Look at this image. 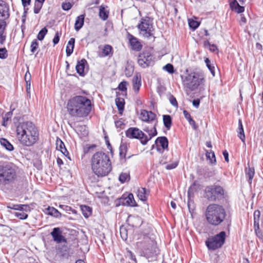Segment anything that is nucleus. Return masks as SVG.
Segmentation results:
<instances>
[{
    "label": "nucleus",
    "instance_id": "1",
    "mask_svg": "<svg viewBox=\"0 0 263 263\" xmlns=\"http://www.w3.org/2000/svg\"><path fill=\"white\" fill-rule=\"evenodd\" d=\"M16 132L17 139L23 146H32L39 138L37 129L31 122L19 123L16 126Z\"/></svg>",
    "mask_w": 263,
    "mask_h": 263
},
{
    "label": "nucleus",
    "instance_id": "2",
    "mask_svg": "<svg viewBox=\"0 0 263 263\" xmlns=\"http://www.w3.org/2000/svg\"><path fill=\"white\" fill-rule=\"evenodd\" d=\"M67 108L68 112L72 116L86 117L91 110V101L85 97L76 96L68 101Z\"/></svg>",
    "mask_w": 263,
    "mask_h": 263
},
{
    "label": "nucleus",
    "instance_id": "3",
    "mask_svg": "<svg viewBox=\"0 0 263 263\" xmlns=\"http://www.w3.org/2000/svg\"><path fill=\"white\" fill-rule=\"evenodd\" d=\"M91 165L92 172L98 177L105 176L111 170L109 156L103 152H97L93 155Z\"/></svg>",
    "mask_w": 263,
    "mask_h": 263
},
{
    "label": "nucleus",
    "instance_id": "4",
    "mask_svg": "<svg viewBox=\"0 0 263 263\" xmlns=\"http://www.w3.org/2000/svg\"><path fill=\"white\" fill-rule=\"evenodd\" d=\"M226 213L222 206L217 204H211L206 208V219L213 226H218L226 218Z\"/></svg>",
    "mask_w": 263,
    "mask_h": 263
},
{
    "label": "nucleus",
    "instance_id": "5",
    "mask_svg": "<svg viewBox=\"0 0 263 263\" xmlns=\"http://www.w3.org/2000/svg\"><path fill=\"white\" fill-rule=\"evenodd\" d=\"M16 176V170L13 165L0 164V188L12 182Z\"/></svg>",
    "mask_w": 263,
    "mask_h": 263
},
{
    "label": "nucleus",
    "instance_id": "6",
    "mask_svg": "<svg viewBox=\"0 0 263 263\" xmlns=\"http://www.w3.org/2000/svg\"><path fill=\"white\" fill-rule=\"evenodd\" d=\"M203 76L198 72H191L187 74L183 80L184 86L191 90H193L203 83Z\"/></svg>",
    "mask_w": 263,
    "mask_h": 263
},
{
    "label": "nucleus",
    "instance_id": "7",
    "mask_svg": "<svg viewBox=\"0 0 263 263\" xmlns=\"http://www.w3.org/2000/svg\"><path fill=\"white\" fill-rule=\"evenodd\" d=\"M225 238L226 233L222 231L215 236L209 238L205 243L209 249L214 250L220 248L223 245Z\"/></svg>",
    "mask_w": 263,
    "mask_h": 263
},
{
    "label": "nucleus",
    "instance_id": "8",
    "mask_svg": "<svg viewBox=\"0 0 263 263\" xmlns=\"http://www.w3.org/2000/svg\"><path fill=\"white\" fill-rule=\"evenodd\" d=\"M125 134L129 138L140 140L143 145L146 144L148 142V139L145 137V135L138 128L130 127L126 131Z\"/></svg>",
    "mask_w": 263,
    "mask_h": 263
},
{
    "label": "nucleus",
    "instance_id": "9",
    "mask_svg": "<svg viewBox=\"0 0 263 263\" xmlns=\"http://www.w3.org/2000/svg\"><path fill=\"white\" fill-rule=\"evenodd\" d=\"M224 194L223 189L220 186L213 185L208 186L205 189V197L210 201H214L219 196Z\"/></svg>",
    "mask_w": 263,
    "mask_h": 263
},
{
    "label": "nucleus",
    "instance_id": "10",
    "mask_svg": "<svg viewBox=\"0 0 263 263\" xmlns=\"http://www.w3.org/2000/svg\"><path fill=\"white\" fill-rule=\"evenodd\" d=\"M140 30V33L146 37H149L153 35L154 31L151 22L148 18L142 19L141 23L138 26Z\"/></svg>",
    "mask_w": 263,
    "mask_h": 263
},
{
    "label": "nucleus",
    "instance_id": "11",
    "mask_svg": "<svg viewBox=\"0 0 263 263\" xmlns=\"http://www.w3.org/2000/svg\"><path fill=\"white\" fill-rule=\"evenodd\" d=\"M138 63L143 68L150 66L153 63V56L148 50H144L139 55Z\"/></svg>",
    "mask_w": 263,
    "mask_h": 263
},
{
    "label": "nucleus",
    "instance_id": "12",
    "mask_svg": "<svg viewBox=\"0 0 263 263\" xmlns=\"http://www.w3.org/2000/svg\"><path fill=\"white\" fill-rule=\"evenodd\" d=\"M142 247L145 250L153 251L156 247V242L154 239L148 236H144L143 241L141 242Z\"/></svg>",
    "mask_w": 263,
    "mask_h": 263
},
{
    "label": "nucleus",
    "instance_id": "13",
    "mask_svg": "<svg viewBox=\"0 0 263 263\" xmlns=\"http://www.w3.org/2000/svg\"><path fill=\"white\" fill-rule=\"evenodd\" d=\"M53 240L57 243L66 242L65 237L62 235V231L60 228H54L51 232Z\"/></svg>",
    "mask_w": 263,
    "mask_h": 263
},
{
    "label": "nucleus",
    "instance_id": "14",
    "mask_svg": "<svg viewBox=\"0 0 263 263\" xmlns=\"http://www.w3.org/2000/svg\"><path fill=\"white\" fill-rule=\"evenodd\" d=\"M9 7L8 4L0 0V21H5L9 17Z\"/></svg>",
    "mask_w": 263,
    "mask_h": 263
},
{
    "label": "nucleus",
    "instance_id": "15",
    "mask_svg": "<svg viewBox=\"0 0 263 263\" xmlns=\"http://www.w3.org/2000/svg\"><path fill=\"white\" fill-rule=\"evenodd\" d=\"M100 51L98 52V56L100 58L111 57L113 54V49L111 46L106 44L99 46Z\"/></svg>",
    "mask_w": 263,
    "mask_h": 263
},
{
    "label": "nucleus",
    "instance_id": "16",
    "mask_svg": "<svg viewBox=\"0 0 263 263\" xmlns=\"http://www.w3.org/2000/svg\"><path fill=\"white\" fill-rule=\"evenodd\" d=\"M156 115L152 111H147L145 110L141 111L140 118L144 121H151L155 120Z\"/></svg>",
    "mask_w": 263,
    "mask_h": 263
},
{
    "label": "nucleus",
    "instance_id": "17",
    "mask_svg": "<svg viewBox=\"0 0 263 263\" xmlns=\"http://www.w3.org/2000/svg\"><path fill=\"white\" fill-rule=\"evenodd\" d=\"M133 89L135 93L139 92L140 86L141 85V76L139 74H136L133 78Z\"/></svg>",
    "mask_w": 263,
    "mask_h": 263
},
{
    "label": "nucleus",
    "instance_id": "18",
    "mask_svg": "<svg viewBox=\"0 0 263 263\" xmlns=\"http://www.w3.org/2000/svg\"><path fill=\"white\" fill-rule=\"evenodd\" d=\"M87 63L85 59H83L81 61H78L76 65V68L77 72L81 76H84L85 64Z\"/></svg>",
    "mask_w": 263,
    "mask_h": 263
},
{
    "label": "nucleus",
    "instance_id": "19",
    "mask_svg": "<svg viewBox=\"0 0 263 263\" xmlns=\"http://www.w3.org/2000/svg\"><path fill=\"white\" fill-rule=\"evenodd\" d=\"M129 40L130 45L134 49L138 51L141 49V45L140 43L134 36L130 35Z\"/></svg>",
    "mask_w": 263,
    "mask_h": 263
},
{
    "label": "nucleus",
    "instance_id": "20",
    "mask_svg": "<svg viewBox=\"0 0 263 263\" xmlns=\"http://www.w3.org/2000/svg\"><path fill=\"white\" fill-rule=\"evenodd\" d=\"M137 194L140 200L145 201L147 199L148 192L146 191L145 188H140L138 189Z\"/></svg>",
    "mask_w": 263,
    "mask_h": 263
},
{
    "label": "nucleus",
    "instance_id": "21",
    "mask_svg": "<svg viewBox=\"0 0 263 263\" xmlns=\"http://www.w3.org/2000/svg\"><path fill=\"white\" fill-rule=\"evenodd\" d=\"M56 148L58 151H60L65 156L68 154V152L65 148V145L63 141L60 139H57L56 141Z\"/></svg>",
    "mask_w": 263,
    "mask_h": 263
},
{
    "label": "nucleus",
    "instance_id": "22",
    "mask_svg": "<svg viewBox=\"0 0 263 263\" xmlns=\"http://www.w3.org/2000/svg\"><path fill=\"white\" fill-rule=\"evenodd\" d=\"M157 146H161L163 149H167L168 147V140L165 137L158 138L156 140Z\"/></svg>",
    "mask_w": 263,
    "mask_h": 263
},
{
    "label": "nucleus",
    "instance_id": "23",
    "mask_svg": "<svg viewBox=\"0 0 263 263\" xmlns=\"http://www.w3.org/2000/svg\"><path fill=\"white\" fill-rule=\"evenodd\" d=\"M107 7L101 5L99 9V16L103 21H105L108 18L109 15V11L107 9Z\"/></svg>",
    "mask_w": 263,
    "mask_h": 263
},
{
    "label": "nucleus",
    "instance_id": "24",
    "mask_svg": "<svg viewBox=\"0 0 263 263\" xmlns=\"http://www.w3.org/2000/svg\"><path fill=\"white\" fill-rule=\"evenodd\" d=\"M85 15L82 14L77 17L75 24L74 29L76 31H79L83 26L84 22Z\"/></svg>",
    "mask_w": 263,
    "mask_h": 263
},
{
    "label": "nucleus",
    "instance_id": "25",
    "mask_svg": "<svg viewBox=\"0 0 263 263\" xmlns=\"http://www.w3.org/2000/svg\"><path fill=\"white\" fill-rule=\"evenodd\" d=\"M75 40L74 38H71L68 42L66 47V54L67 57H69L73 52V48L74 46Z\"/></svg>",
    "mask_w": 263,
    "mask_h": 263
},
{
    "label": "nucleus",
    "instance_id": "26",
    "mask_svg": "<svg viewBox=\"0 0 263 263\" xmlns=\"http://www.w3.org/2000/svg\"><path fill=\"white\" fill-rule=\"evenodd\" d=\"M5 26V21H0V44L1 45H3L6 40V36L4 34Z\"/></svg>",
    "mask_w": 263,
    "mask_h": 263
},
{
    "label": "nucleus",
    "instance_id": "27",
    "mask_svg": "<svg viewBox=\"0 0 263 263\" xmlns=\"http://www.w3.org/2000/svg\"><path fill=\"white\" fill-rule=\"evenodd\" d=\"M230 7L232 10H235L238 13H241L245 10V8L240 6L236 0H234L233 2L231 3Z\"/></svg>",
    "mask_w": 263,
    "mask_h": 263
},
{
    "label": "nucleus",
    "instance_id": "28",
    "mask_svg": "<svg viewBox=\"0 0 263 263\" xmlns=\"http://www.w3.org/2000/svg\"><path fill=\"white\" fill-rule=\"evenodd\" d=\"M1 145L9 151H12L14 149L13 146L5 138L0 139Z\"/></svg>",
    "mask_w": 263,
    "mask_h": 263
},
{
    "label": "nucleus",
    "instance_id": "29",
    "mask_svg": "<svg viewBox=\"0 0 263 263\" xmlns=\"http://www.w3.org/2000/svg\"><path fill=\"white\" fill-rule=\"evenodd\" d=\"M238 136L242 142H245V135L242 122L240 119L238 120Z\"/></svg>",
    "mask_w": 263,
    "mask_h": 263
},
{
    "label": "nucleus",
    "instance_id": "30",
    "mask_svg": "<svg viewBox=\"0 0 263 263\" xmlns=\"http://www.w3.org/2000/svg\"><path fill=\"white\" fill-rule=\"evenodd\" d=\"M128 221L131 222V224L133 227H137L141 224V219L138 216H129Z\"/></svg>",
    "mask_w": 263,
    "mask_h": 263
},
{
    "label": "nucleus",
    "instance_id": "31",
    "mask_svg": "<svg viewBox=\"0 0 263 263\" xmlns=\"http://www.w3.org/2000/svg\"><path fill=\"white\" fill-rule=\"evenodd\" d=\"M144 130L148 134V136H146L145 135V137L148 139V141L150 140L152 137L155 136L157 134L156 129L155 127H153L151 129L145 128L144 129Z\"/></svg>",
    "mask_w": 263,
    "mask_h": 263
},
{
    "label": "nucleus",
    "instance_id": "32",
    "mask_svg": "<svg viewBox=\"0 0 263 263\" xmlns=\"http://www.w3.org/2000/svg\"><path fill=\"white\" fill-rule=\"evenodd\" d=\"M116 105L120 114L123 111L124 106V100L121 98H117L115 100Z\"/></svg>",
    "mask_w": 263,
    "mask_h": 263
},
{
    "label": "nucleus",
    "instance_id": "33",
    "mask_svg": "<svg viewBox=\"0 0 263 263\" xmlns=\"http://www.w3.org/2000/svg\"><path fill=\"white\" fill-rule=\"evenodd\" d=\"M47 212L48 214L57 218L60 217L61 216V213H60L58 210L53 207H48L47 209Z\"/></svg>",
    "mask_w": 263,
    "mask_h": 263
},
{
    "label": "nucleus",
    "instance_id": "34",
    "mask_svg": "<svg viewBox=\"0 0 263 263\" xmlns=\"http://www.w3.org/2000/svg\"><path fill=\"white\" fill-rule=\"evenodd\" d=\"M164 125L167 129H170L172 125V119L170 115L163 116Z\"/></svg>",
    "mask_w": 263,
    "mask_h": 263
},
{
    "label": "nucleus",
    "instance_id": "35",
    "mask_svg": "<svg viewBox=\"0 0 263 263\" xmlns=\"http://www.w3.org/2000/svg\"><path fill=\"white\" fill-rule=\"evenodd\" d=\"M126 204L128 205L134 206H136V201L134 199V196L132 194H129L128 196L125 199Z\"/></svg>",
    "mask_w": 263,
    "mask_h": 263
},
{
    "label": "nucleus",
    "instance_id": "36",
    "mask_svg": "<svg viewBox=\"0 0 263 263\" xmlns=\"http://www.w3.org/2000/svg\"><path fill=\"white\" fill-rule=\"evenodd\" d=\"M81 210L84 216L86 218L88 217L91 214V209L87 205H82Z\"/></svg>",
    "mask_w": 263,
    "mask_h": 263
},
{
    "label": "nucleus",
    "instance_id": "37",
    "mask_svg": "<svg viewBox=\"0 0 263 263\" xmlns=\"http://www.w3.org/2000/svg\"><path fill=\"white\" fill-rule=\"evenodd\" d=\"M130 176L128 173H122L119 177V180L121 183L129 180Z\"/></svg>",
    "mask_w": 263,
    "mask_h": 263
},
{
    "label": "nucleus",
    "instance_id": "38",
    "mask_svg": "<svg viewBox=\"0 0 263 263\" xmlns=\"http://www.w3.org/2000/svg\"><path fill=\"white\" fill-rule=\"evenodd\" d=\"M205 63L213 76H215V67L214 65L211 63V61L208 58L205 60Z\"/></svg>",
    "mask_w": 263,
    "mask_h": 263
},
{
    "label": "nucleus",
    "instance_id": "39",
    "mask_svg": "<svg viewBox=\"0 0 263 263\" xmlns=\"http://www.w3.org/2000/svg\"><path fill=\"white\" fill-rule=\"evenodd\" d=\"M206 156L210 160L211 163H215L216 162V158L213 151L206 152Z\"/></svg>",
    "mask_w": 263,
    "mask_h": 263
},
{
    "label": "nucleus",
    "instance_id": "40",
    "mask_svg": "<svg viewBox=\"0 0 263 263\" xmlns=\"http://www.w3.org/2000/svg\"><path fill=\"white\" fill-rule=\"evenodd\" d=\"M48 32L47 29L46 27L43 28L37 34V39L40 41H42L44 39L45 35Z\"/></svg>",
    "mask_w": 263,
    "mask_h": 263
},
{
    "label": "nucleus",
    "instance_id": "41",
    "mask_svg": "<svg viewBox=\"0 0 263 263\" xmlns=\"http://www.w3.org/2000/svg\"><path fill=\"white\" fill-rule=\"evenodd\" d=\"M120 233L121 238L123 240H126L127 238V230L123 227H122L120 229Z\"/></svg>",
    "mask_w": 263,
    "mask_h": 263
},
{
    "label": "nucleus",
    "instance_id": "42",
    "mask_svg": "<svg viewBox=\"0 0 263 263\" xmlns=\"http://www.w3.org/2000/svg\"><path fill=\"white\" fill-rule=\"evenodd\" d=\"M246 176L248 177L249 180H251L254 175V170L253 168L249 167L248 169L246 170Z\"/></svg>",
    "mask_w": 263,
    "mask_h": 263
},
{
    "label": "nucleus",
    "instance_id": "43",
    "mask_svg": "<svg viewBox=\"0 0 263 263\" xmlns=\"http://www.w3.org/2000/svg\"><path fill=\"white\" fill-rule=\"evenodd\" d=\"M8 57V51L5 48H0V59H5Z\"/></svg>",
    "mask_w": 263,
    "mask_h": 263
},
{
    "label": "nucleus",
    "instance_id": "44",
    "mask_svg": "<svg viewBox=\"0 0 263 263\" xmlns=\"http://www.w3.org/2000/svg\"><path fill=\"white\" fill-rule=\"evenodd\" d=\"M39 47V44L36 40H34L31 44V51L32 53H34Z\"/></svg>",
    "mask_w": 263,
    "mask_h": 263
},
{
    "label": "nucleus",
    "instance_id": "45",
    "mask_svg": "<svg viewBox=\"0 0 263 263\" xmlns=\"http://www.w3.org/2000/svg\"><path fill=\"white\" fill-rule=\"evenodd\" d=\"M12 116V112L11 111H9L7 112L5 116L3 117V125L4 126H6V123L7 121L11 118Z\"/></svg>",
    "mask_w": 263,
    "mask_h": 263
},
{
    "label": "nucleus",
    "instance_id": "46",
    "mask_svg": "<svg viewBox=\"0 0 263 263\" xmlns=\"http://www.w3.org/2000/svg\"><path fill=\"white\" fill-rule=\"evenodd\" d=\"M189 25L191 28L195 29L199 26V23L196 21L189 20Z\"/></svg>",
    "mask_w": 263,
    "mask_h": 263
},
{
    "label": "nucleus",
    "instance_id": "47",
    "mask_svg": "<svg viewBox=\"0 0 263 263\" xmlns=\"http://www.w3.org/2000/svg\"><path fill=\"white\" fill-rule=\"evenodd\" d=\"M127 147L126 145L125 144H122L120 147V155L121 157H125L126 155V152Z\"/></svg>",
    "mask_w": 263,
    "mask_h": 263
},
{
    "label": "nucleus",
    "instance_id": "48",
    "mask_svg": "<svg viewBox=\"0 0 263 263\" xmlns=\"http://www.w3.org/2000/svg\"><path fill=\"white\" fill-rule=\"evenodd\" d=\"M163 69H164L166 71L169 72L170 73H173L174 72V69L173 66L171 64H166L164 67Z\"/></svg>",
    "mask_w": 263,
    "mask_h": 263
},
{
    "label": "nucleus",
    "instance_id": "49",
    "mask_svg": "<svg viewBox=\"0 0 263 263\" xmlns=\"http://www.w3.org/2000/svg\"><path fill=\"white\" fill-rule=\"evenodd\" d=\"M42 6H43V4H42L41 3L35 2L34 7V13L37 14L40 12Z\"/></svg>",
    "mask_w": 263,
    "mask_h": 263
},
{
    "label": "nucleus",
    "instance_id": "50",
    "mask_svg": "<svg viewBox=\"0 0 263 263\" xmlns=\"http://www.w3.org/2000/svg\"><path fill=\"white\" fill-rule=\"evenodd\" d=\"M115 124L117 128H123L124 126V120L122 119L115 121Z\"/></svg>",
    "mask_w": 263,
    "mask_h": 263
},
{
    "label": "nucleus",
    "instance_id": "51",
    "mask_svg": "<svg viewBox=\"0 0 263 263\" xmlns=\"http://www.w3.org/2000/svg\"><path fill=\"white\" fill-rule=\"evenodd\" d=\"M259 216H260V212L258 210L255 211L254 213V225L255 226L256 224L258 226V221H259Z\"/></svg>",
    "mask_w": 263,
    "mask_h": 263
},
{
    "label": "nucleus",
    "instance_id": "52",
    "mask_svg": "<svg viewBox=\"0 0 263 263\" xmlns=\"http://www.w3.org/2000/svg\"><path fill=\"white\" fill-rule=\"evenodd\" d=\"M15 216L20 219H25L27 218V214L23 212H16Z\"/></svg>",
    "mask_w": 263,
    "mask_h": 263
},
{
    "label": "nucleus",
    "instance_id": "53",
    "mask_svg": "<svg viewBox=\"0 0 263 263\" xmlns=\"http://www.w3.org/2000/svg\"><path fill=\"white\" fill-rule=\"evenodd\" d=\"M25 80L27 86L30 87L31 74L28 71L25 74Z\"/></svg>",
    "mask_w": 263,
    "mask_h": 263
},
{
    "label": "nucleus",
    "instance_id": "54",
    "mask_svg": "<svg viewBox=\"0 0 263 263\" xmlns=\"http://www.w3.org/2000/svg\"><path fill=\"white\" fill-rule=\"evenodd\" d=\"M127 85V82L123 81L119 84V85L118 86V88L119 90H120L121 91H125L127 89V88H126Z\"/></svg>",
    "mask_w": 263,
    "mask_h": 263
},
{
    "label": "nucleus",
    "instance_id": "55",
    "mask_svg": "<svg viewBox=\"0 0 263 263\" xmlns=\"http://www.w3.org/2000/svg\"><path fill=\"white\" fill-rule=\"evenodd\" d=\"M187 194H188V196H189V198L187 205H188L189 209L190 210V209H191V197L192 194H193L192 187H190V189H189Z\"/></svg>",
    "mask_w": 263,
    "mask_h": 263
},
{
    "label": "nucleus",
    "instance_id": "56",
    "mask_svg": "<svg viewBox=\"0 0 263 263\" xmlns=\"http://www.w3.org/2000/svg\"><path fill=\"white\" fill-rule=\"evenodd\" d=\"M72 5L69 2L63 3L62 5V9L64 10H69L71 9Z\"/></svg>",
    "mask_w": 263,
    "mask_h": 263
},
{
    "label": "nucleus",
    "instance_id": "57",
    "mask_svg": "<svg viewBox=\"0 0 263 263\" xmlns=\"http://www.w3.org/2000/svg\"><path fill=\"white\" fill-rule=\"evenodd\" d=\"M77 130L79 132H83L82 135L84 136H86L88 135V130L86 129V127L85 126H81L78 127Z\"/></svg>",
    "mask_w": 263,
    "mask_h": 263
},
{
    "label": "nucleus",
    "instance_id": "58",
    "mask_svg": "<svg viewBox=\"0 0 263 263\" xmlns=\"http://www.w3.org/2000/svg\"><path fill=\"white\" fill-rule=\"evenodd\" d=\"M59 207L61 209H62L67 212H69L70 211L73 212L74 211L73 210L70 206L66 205H60Z\"/></svg>",
    "mask_w": 263,
    "mask_h": 263
},
{
    "label": "nucleus",
    "instance_id": "59",
    "mask_svg": "<svg viewBox=\"0 0 263 263\" xmlns=\"http://www.w3.org/2000/svg\"><path fill=\"white\" fill-rule=\"evenodd\" d=\"M170 101L172 105H173L174 106H175V107H177V106H178L177 101L176 98L173 96H171L170 97Z\"/></svg>",
    "mask_w": 263,
    "mask_h": 263
},
{
    "label": "nucleus",
    "instance_id": "60",
    "mask_svg": "<svg viewBox=\"0 0 263 263\" xmlns=\"http://www.w3.org/2000/svg\"><path fill=\"white\" fill-rule=\"evenodd\" d=\"M59 40H60V34L58 32H57L54 35V37L53 39V43L54 45H56L57 44H58L59 42Z\"/></svg>",
    "mask_w": 263,
    "mask_h": 263
},
{
    "label": "nucleus",
    "instance_id": "61",
    "mask_svg": "<svg viewBox=\"0 0 263 263\" xmlns=\"http://www.w3.org/2000/svg\"><path fill=\"white\" fill-rule=\"evenodd\" d=\"M177 165L178 163L177 162H174L172 164L166 165L165 168L167 170H171L175 168L177 166Z\"/></svg>",
    "mask_w": 263,
    "mask_h": 263
},
{
    "label": "nucleus",
    "instance_id": "62",
    "mask_svg": "<svg viewBox=\"0 0 263 263\" xmlns=\"http://www.w3.org/2000/svg\"><path fill=\"white\" fill-rule=\"evenodd\" d=\"M208 44L209 46V49L211 51H212L213 52H215L217 50V48L216 45H215L214 44L211 45L210 44V43L209 42H208Z\"/></svg>",
    "mask_w": 263,
    "mask_h": 263
},
{
    "label": "nucleus",
    "instance_id": "63",
    "mask_svg": "<svg viewBox=\"0 0 263 263\" xmlns=\"http://www.w3.org/2000/svg\"><path fill=\"white\" fill-rule=\"evenodd\" d=\"M183 115L185 117V118L188 120L189 121L190 119H192V118L191 117V115L189 113V112L186 110H184L183 112Z\"/></svg>",
    "mask_w": 263,
    "mask_h": 263
},
{
    "label": "nucleus",
    "instance_id": "64",
    "mask_svg": "<svg viewBox=\"0 0 263 263\" xmlns=\"http://www.w3.org/2000/svg\"><path fill=\"white\" fill-rule=\"evenodd\" d=\"M31 0H22V4L24 8L28 6L30 4Z\"/></svg>",
    "mask_w": 263,
    "mask_h": 263
}]
</instances>
